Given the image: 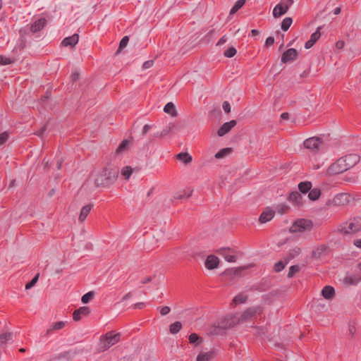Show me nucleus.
<instances>
[{
  "label": "nucleus",
  "mask_w": 361,
  "mask_h": 361,
  "mask_svg": "<svg viewBox=\"0 0 361 361\" xmlns=\"http://www.w3.org/2000/svg\"><path fill=\"white\" fill-rule=\"evenodd\" d=\"M118 167L107 164L95 175L94 185L97 188H109L118 179Z\"/></svg>",
  "instance_id": "nucleus-1"
},
{
  "label": "nucleus",
  "mask_w": 361,
  "mask_h": 361,
  "mask_svg": "<svg viewBox=\"0 0 361 361\" xmlns=\"http://www.w3.org/2000/svg\"><path fill=\"white\" fill-rule=\"evenodd\" d=\"M121 337V333H114L113 331L106 332L104 335L100 337L98 345L97 350L99 353H103L111 346L118 343Z\"/></svg>",
  "instance_id": "nucleus-2"
},
{
  "label": "nucleus",
  "mask_w": 361,
  "mask_h": 361,
  "mask_svg": "<svg viewBox=\"0 0 361 361\" xmlns=\"http://www.w3.org/2000/svg\"><path fill=\"white\" fill-rule=\"evenodd\" d=\"M361 231V216H355L350 221L340 224L337 231L343 235L354 234Z\"/></svg>",
  "instance_id": "nucleus-3"
},
{
  "label": "nucleus",
  "mask_w": 361,
  "mask_h": 361,
  "mask_svg": "<svg viewBox=\"0 0 361 361\" xmlns=\"http://www.w3.org/2000/svg\"><path fill=\"white\" fill-rule=\"evenodd\" d=\"M236 325L235 316L229 315L221 320L218 326H214L211 331V334L218 335L220 334L221 331L233 328Z\"/></svg>",
  "instance_id": "nucleus-4"
},
{
  "label": "nucleus",
  "mask_w": 361,
  "mask_h": 361,
  "mask_svg": "<svg viewBox=\"0 0 361 361\" xmlns=\"http://www.w3.org/2000/svg\"><path fill=\"white\" fill-rule=\"evenodd\" d=\"M347 170L348 169L346 165H345V160L341 157L328 167L326 173L328 176H334L343 173Z\"/></svg>",
  "instance_id": "nucleus-5"
},
{
  "label": "nucleus",
  "mask_w": 361,
  "mask_h": 361,
  "mask_svg": "<svg viewBox=\"0 0 361 361\" xmlns=\"http://www.w3.org/2000/svg\"><path fill=\"white\" fill-rule=\"evenodd\" d=\"M293 2V0H286L284 3L278 4L273 10L274 17L279 18L286 13Z\"/></svg>",
  "instance_id": "nucleus-6"
},
{
  "label": "nucleus",
  "mask_w": 361,
  "mask_h": 361,
  "mask_svg": "<svg viewBox=\"0 0 361 361\" xmlns=\"http://www.w3.org/2000/svg\"><path fill=\"white\" fill-rule=\"evenodd\" d=\"M262 312V308L260 307H249L246 310L243 312V313L240 315V318L236 319V324L238 322H245L250 320L252 317H253L256 314H259Z\"/></svg>",
  "instance_id": "nucleus-7"
},
{
  "label": "nucleus",
  "mask_w": 361,
  "mask_h": 361,
  "mask_svg": "<svg viewBox=\"0 0 361 361\" xmlns=\"http://www.w3.org/2000/svg\"><path fill=\"white\" fill-rule=\"evenodd\" d=\"M322 144V140L318 137H310L304 141L305 147L313 152L318 151Z\"/></svg>",
  "instance_id": "nucleus-8"
},
{
  "label": "nucleus",
  "mask_w": 361,
  "mask_h": 361,
  "mask_svg": "<svg viewBox=\"0 0 361 361\" xmlns=\"http://www.w3.org/2000/svg\"><path fill=\"white\" fill-rule=\"evenodd\" d=\"M313 227L312 221L307 219L297 220L293 225L294 231L302 232L305 230H311Z\"/></svg>",
  "instance_id": "nucleus-9"
},
{
  "label": "nucleus",
  "mask_w": 361,
  "mask_h": 361,
  "mask_svg": "<svg viewBox=\"0 0 361 361\" xmlns=\"http://www.w3.org/2000/svg\"><path fill=\"white\" fill-rule=\"evenodd\" d=\"M298 55V51L294 48H290L284 51L281 56V62L287 63L288 62L294 61Z\"/></svg>",
  "instance_id": "nucleus-10"
},
{
  "label": "nucleus",
  "mask_w": 361,
  "mask_h": 361,
  "mask_svg": "<svg viewBox=\"0 0 361 361\" xmlns=\"http://www.w3.org/2000/svg\"><path fill=\"white\" fill-rule=\"evenodd\" d=\"M342 158L345 160V165H346L348 169L355 166L360 160V156L356 154H347L342 157Z\"/></svg>",
  "instance_id": "nucleus-11"
},
{
  "label": "nucleus",
  "mask_w": 361,
  "mask_h": 361,
  "mask_svg": "<svg viewBox=\"0 0 361 361\" xmlns=\"http://www.w3.org/2000/svg\"><path fill=\"white\" fill-rule=\"evenodd\" d=\"M237 122L235 120H231L228 122L224 123L218 130L217 134L219 137H222L228 133L234 126H235Z\"/></svg>",
  "instance_id": "nucleus-12"
},
{
  "label": "nucleus",
  "mask_w": 361,
  "mask_h": 361,
  "mask_svg": "<svg viewBox=\"0 0 361 361\" xmlns=\"http://www.w3.org/2000/svg\"><path fill=\"white\" fill-rule=\"evenodd\" d=\"M274 211L269 207H267L260 214L259 221L262 224L267 223L271 221L274 218Z\"/></svg>",
  "instance_id": "nucleus-13"
},
{
  "label": "nucleus",
  "mask_w": 361,
  "mask_h": 361,
  "mask_svg": "<svg viewBox=\"0 0 361 361\" xmlns=\"http://www.w3.org/2000/svg\"><path fill=\"white\" fill-rule=\"evenodd\" d=\"M219 263V258L215 255H209L204 262V265L208 269H214L218 267Z\"/></svg>",
  "instance_id": "nucleus-14"
},
{
  "label": "nucleus",
  "mask_w": 361,
  "mask_h": 361,
  "mask_svg": "<svg viewBox=\"0 0 361 361\" xmlns=\"http://www.w3.org/2000/svg\"><path fill=\"white\" fill-rule=\"evenodd\" d=\"M90 310L88 307H80L73 312V319L75 322L80 321L81 319V315H87L90 314Z\"/></svg>",
  "instance_id": "nucleus-15"
},
{
  "label": "nucleus",
  "mask_w": 361,
  "mask_h": 361,
  "mask_svg": "<svg viewBox=\"0 0 361 361\" xmlns=\"http://www.w3.org/2000/svg\"><path fill=\"white\" fill-rule=\"evenodd\" d=\"M231 251L230 248L222 247L218 251V253L221 255L226 261L228 262H235L236 261V257L234 255H230L229 252Z\"/></svg>",
  "instance_id": "nucleus-16"
},
{
  "label": "nucleus",
  "mask_w": 361,
  "mask_h": 361,
  "mask_svg": "<svg viewBox=\"0 0 361 361\" xmlns=\"http://www.w3.org/2000/svg\"><path fill=\"white\" fill-rule=\"evenodd\" d=\"M47 24V20L44 18H41L35 21L30 26L31 32L35 33L42 30Z\"/></svg>",
  "instance_id": "nucleus-17"
},
{
  "label": "nucleus",
  "mask_w": 361,
  "mask_h": 361,
  "mask_svg": "<svg viewBox=\"0 0 361 361\" xmlns=\"http://www.w3.org/2000/svg\"><path fill=\"white\" fill-rule=\"evenodd\" d=\"M67 322H57L53 323L50 327L47 330L46 334H44L45 336H48L49 335L54 333L55 331H59L65 327Z\"/></svg>",
  "instance_id": "nucleus-18"
},
{
  "label": "nucleus",
  "mask_w": 361,
  "mask_h": 361,
  "mask_svg": "<svg viewBox=\"0 0 361 361\" xmlns=\"http://www.w3.org/2000/svg\"><path fill=\"white\" fill-rule=\"evenodd\" d=\"M79 39V35L78 34H73L71 37H67L63 39L61 42V44L64 47H74L78 42Z\"/></svg>",
  "instance_id": "nucleus-19"
},
{
  "label": "nucleus",
  "mask_w": 361,
  "mask_h": 361,
  "mask_svg": "<svg viewBox=\"0 0 361 361\" xmlns=\"http://www.w3.org/2000/svg\"><path fill=\"white\" fill-rule=\"evenodd\" d=\"M92 207H93V204H87L85 205L81 209V211H80V215H79V217H78V220H79L80 222L85 221V220L86 219L87 216L90 214V212L91 211V209H92Z\"/></svg>",
  "instance_id": "nucleus-20"
},
{
  "label": "nucleus",
  "mask_w": 361,
  "mask_h": 361,
  "mask_svg": "<svg viewBox=\"0 0 361 361\" xmlns=\"http://www.w3.org/2000/svg\"><path fill=\"white\" fill-rule=\"evenodd\" d=\"M332 202L335 205L345 204L349 202L348 196L345 193H340L334 197Z\"/></svg>",
  "instance_id": "nucleus-21"
},
{
  "label": "nucleus",
  "mask_w": 361,
  "mask_h": 361,
  "mask_svg": "<svg viewBox=\"0 0 361 361\" xmlns=\"http://www.w3.org/2000/svg\"><path fill=\"white\" fill-rule=\"evenodd\" d=\"M215 355L214 350H212L206 353H200L196 358V361H209L214 358Z\"/></svg>",
  "instance_id": "nucleus-22"
},
{
  "label": "nucleus",
  "mask_w": 361,
  "mask_h": 361,
  "mask_svg": "<svg viewBox=\"0 0 361 361\" xmlns=\"http://www.w3.org/2000/svg\"><path fill=\"white\" fill-rule=\"evenodd\" d=\"M322 296L326 300H331L335 295L334 288L330 286H326L322 290Z\"/></svg>",
  "instance_id": "nucleus-23"
},
{
  "label": "nucleus",
  "mask_w": 361,
  "mask_h": 361,
  "mask_svg": "<svg viewBox=\"0 0 361 361\" xmlns=\"http://www.w3.org/2000/svg\"><path fill=\"white\" fill-rule=\"evenodd\" d=\"M288 200L292 202L297 206L302 204V196L300 192L295 191L290 193L288 196Z\"/></svg>",
  "instance_id": "nucleus-24"
},
{
  "label": "nucleus",
  "mask_w": 361,
  "mask_h": 361,
  "mask_svg": "<svg viewBox=\"0 0 361 361\" xmlns=\"http://www.w3.org/2000/svg\"><path fill=\"white\" fill-rule=\"evenodd\" d=\"M343 281L346 285L355 286L359 282L361 281V276H348L344 278Z\"/></svg>",
  "instance_id": "nucleus-25"
},
{
  "label": "nucleus",
  "mask_w": 361,
  "mask_h": 361,
  "mask_svg": "<svg viewBox=\"0 0 361 361\" xmlns=\"http://www.w3.org/2000/svg\"><path fill=\"white\" fill-rule=\"evenodd\" d=\"M327 248L328 247L325 244L319 245L312 251V256L319 258L326 251Z\"/></svg>",
  "instance_id": "nucleus-26"
},
{
  "label": "nucleus",
  "mask_w": 361,
  "mask_h": 361,
  "mask_svg": "<svg viewBox=\"0 0 361 361\" xmlns=\"http://www.w3.org/2000/svg\"><path fill=\"white\" fill-rule=\"evenodd\" d=\"M176 158L185 164L190 163L192 160V157L188 152H180L176 155Z\"/></svg>",
  "instance_id": "nucleus-27"
},
{
  "label": "nucleus",
  "mask_w": 361,
  "mask_h": 361,
  "mask_svg": "<svg viewBox=\"0 0 361 361\" xmlns=\"http://www.w3.org/2000/svg\"><path fill=\"white\" fill-rule=\"evenodd\" d=\"M164 111L166 113L172 116L173 117H175L177 116V111L176 110V107L174 104L172 102H168L164 108Z\"/></svg>",
  "instance_id": "nucleus-28"
},
{
  "label": "nucleus",
  "mask_w": 361,
  "mask_h": 361,
  "mask_svg": "<svg viewBox=\"0 0 361 361\" xmlns=\"http://www.w3.org/2000/svg\"><path fill=\"white\" fill-rule=\"evenodd\" d=\"M312 188V183L310 181L301 182L298 184L299 190L302 193H307Z\"/></svg>",
  "instance_id": "nucleus-29"
},
{
  "label": "nucleus",
  "mask_w": 361,
  "mask_h": 361,
  "mask_svg": "<svg viewBox=\"0 0 361 361\" xmlns=\"http://www.w3.org/2000/svg\"><path fill=\"white\" fill-rule=\"evenodd\" d=\"M203 341L202 337L199 336L197 334L192 333L189 336V342L196 345H200Z\"/></svg>",
  "instance_id": "nucleus-30"
},
{
  "label": "nucleus",
  "mask_w": 361,
  "mask_h": 361,
  "mask_svg": "<svg viewBox=\"0 0 361 361\" xmlns=\"http://www.w3.org/2000/svg\"><path fill=\"white\" fill-rule=\"evenodd\" d=\"M301 253V249L299 247H295L292 250H290L288 255L285 258V260L289 262L293 259L295 257L298 256Z\"/></svg>",
  "instance_id": "nucleus-31"
},
{
  "label": "nucleus",
  "mask_w": 361,
  "mask_h": 361,
  "mask_svg": "<svg viewBox=\"0 0 361 361\" xmlns=\"http://www.w3.org/2000/svg\"><path fill=\"white\" fill-rule=\"evenodd\" d=\"M247 267H240L236 269H228L224 271L226 275H240L243 270L247 269Z\"/></svg>",
  "instance_id": "nucleus-32"
},
{
  "label": "nucleus",
  "mask_w": 361,
  "mask_h": 361,
  "mask_svg": "<svg viewBox=\"0 0 361 361\" xmlns=\"http://www.w3.org/2000/svg\"><path fill=\"white\" fill-rule=\"evenodd\" d=\"M182 329V324L180 322H175L169 326V331L172 334H178Z\"/></svg>",
  "instance_id": "nucleus-33"
},
{
  "label": "nucleus",
  "mask_w": 361,
  "mask_h": 361,
  "mask_svg": "<svg viewBox=\"0 0 361 361\" xmlns=\"http://www.w3.org/2000/svg\"><path fill=\"white\" fill-rule=\"evenodd\" d=\"M129 143L130 141L128 140H123L116 149V154H119L126 151L129 145Z\"/></svg>",
  "instance_id": "nucleus-34"
},
{
  "label": "nucleus",
  "mask_w": 361,
  "mask_h": 361,
  "mask_svg": "<svg viewBox=\"0 0 361 361\" xmlns=\"http://www.w3.org/2000/svg\"><path fill=\"white\" fill-rule=\"evenodd\" d=\"M246 0H238L230 11V15H233L245 4Z\"/></svg>",
  "instance_id": "nucleus-35"
},
{
  "label": "nucleus",
  "mask_w": 361,
  "mask_h": 361,
  "mask_svg": "<svg viewBox=\"0 0 361 361\" xmlns=\"http://www.w3.org/2000/svg\"><path fill=\"white\" fill-rule=\"evenodd\" d=\"M321 195V190L318 188H314V189H310V192H309V194H308V197L310 198V200H317L319 196Z\"/></svg>",
  "instance_id": "nucleus-36"
},
{
  "label": "nucleus",
  "mask_w": 361,
  "mask_h": 361,
  "mask_svg": "<svg viewBox=\"0 0 361 361\" xmlns=\"http://www.w3.org/2000/svg\"><path fill=\"white\" fill-rule=\"evenodd\" d=\"M232 149L229 147L223 148L221 150H219L218 152L215 154L216 159H222L227 156L228 154L231 152Z\"/></svg>",
  "instance_id": "nucleus-37"
},
{
  "label": "nucleus",
  "mask_w": 361,
  "mask_h": 361,
  "mask_svg": "<svg viewBox=\"0 0 361 361\" xmlns=\"http://www.w3.org/2000/svg\"><path fill=\"white\" fill-rule=\"evenodd\" d=\"M247 295L243 293H239L235 295L233 300V302L235 304H242L247 300Z\"/></svg>",
  "instance_id": "nucleus-38"
},
{
  "label": "nucleus",
  "mask_w": 361,
  "mask_h": 361,
  "mask_svg": "<svg viewBox=\"0 0 361 361\" xmlns=\"http://www.w3.org/2000/svg\"><path fill=\"white\" fill-rule=\"evenodd\" d=\"M71 360V354L69 352H63L59 354L55 357L56 361H70Z\"/></svg>",
  "instance_id": "nucleus-39"
},
{
  "label": "nucleus",
  "mask_w": 361,
  "mask_h": 361,
  "mask_svg": "<svg viewBox=\"0 0 361 361\" xmlns=\"http://www.w3.org/2000/svg\"><path fill=\"white\" fill-rule=\"evenodd\" d=\"M293 23V19L290 17L285 18L281 23V29L283 31H287Z\"/></svg>",
  "instance_id": "nucleus-40"
},
{
  "label": "nucleus",
  "mask_w": 361,
  "mask_h": 361,
  "mask_svg": "<svg viewBox=\"0 0 361 361\" xmlns=\"http://www.w3.org/2000/svg\"><path fill=\"white\" fill-rule=\"evenodd\" d=\"M13 334L11 332L4 333L0 335V343L6 344V343L12 338Z\"/></svg>",
  "instance_id": "nucleus-41"
},
{
  "label": "nucleus",
  "mask_w": 361,
  "mask_h": 361,
  "mask_svg": "<svg viewBox=\"0 0 361 361\" xmlns=\"http://www.w3.org/2000/svg\"><path fill=\"white\" fill-rule=\"evenodd\" d=\"M288 263L287 260H285V262L279 261L274 264V270L275 272H280L281 271L286 267V265Z\"/></svg>",
  "instance_id": "nucleus-42"
},
{
  "label": "nucleus",
  "mask_w": 361,
  "mask_h": 361,
  "mask_svg": "<svg viewBox=\"0 0 361 361\" xmlns=\"http://www.w3.org/2000/svg\"><path fill=\"white\" fill-rule=\"evenodd\" d=\"M133 173V169L130 166H126L121 170V175L125 179L128 180Z\"/></svg>",
  "instance_id": "nucleus-43"
},
{
  "label": "nucleus",
  "mask_w": 361,
  "mask_h": 361,
  "mask_svg": "<svg viewBox=\"0 0 361 361\" xmlns=\"http://www.w3.org/2000/svg\"><path fill=\"white\" fill-rule=\"evenodd\" d=\"M94 293L93 291H90L85 294H84L81 298V301L82 303H88L90 300H92L94 298Z\"/></svg>",
  "instance_id": "nucleus-44"
},
{
  "label": "nucleus",
  "mask_w": 361,
  "mask_h": 361,
  "mask_svg": "<svg viewBox=\"0 0 361 361\" xmlns=\"http://www.w3.org/2000/svg\"><path fill=\"white\" fill-rule=\"evenodd\" d=\"M237 53V50L234 47H230L224 52V56L226 58H231Z\"/></svg>",
  "instance_id": "nucleus-45"
},
{
  "label": "nucleus",
  "mask_w": 361,
  "mask_h": 361,
  "mask_svg": "<svg viewBox=\"0 0 361 361\" xmlns=\"http://www.w3.org/2000/svg\"><path fill=\"white\" fill-rule=\"evenodd\" d=\"M128 41L129 37L128 36H125L121 39L116 54L120 52L123 49H124L127 46Z\"/></svg>",
  "instance_id": "nucleus-46"
},
{
  "label": "nucleus",
  "mask_w": 361,
  "mask_h": 361,
  "mask_svg": "<svg viewBox=\"0 0 361 361\" xmlns=\"http://www.w3.org/2000/svg\"><path fill=\"white\" fill-rule=\"evenodd\" d=\"M300 271V267L298 265H293L290 267L288 273V278H292L296 273Z\"/></svg>",
  "instance_id": "nucleus-47"
},
{
  "label": "nucleus",
  "mask_w": 361,
  "mask_h": 361,
  "mask_svg": "<svg viewBox=\"0 0 361 361\" xmlns=\"http://www.w3.org/2000/svg\"><path fill=\"white\" fill-rule=\"evenodd\" d=\"M321 27H318L317 28V30L312 33L310 36V40L312 41L314 43H316V42L319 39L321 36L320 33Z\"/></svg>",
  "instance_id": "nucleus-48"
},
{
  "label": "nucleus",
  "mask_w": 361,
  "mask_h": 361,
  "mask_svg": "<svg viewBox=\"0 0 361 361\" xmlns=\"http://www.w3.org/2000/svg\"><path fill=\"white\" fill-rule=\"evenodd\" d=\"M39 276V274L38 273L35 276V277L30 281L27 283L25 285V289L28 290V289L31 288L32 287H33L37 282Z\"/></svg>",
  "instance_id": "nucleus-49"
},
{
  "label": "nucleus",
  "mask_w": 361,
  "mask_h": 361,
  "mask_svg": "<svg viewBox=\"0 0 361 361\" xmlns=\"http://www.w3.org/2000/svg\"><path fill=\"white\" fill-rule=\"evenodd\" d=\"M14 62L13 60L4 55H0V65H9Z\"/></svg>",
  "instance_id": "nucleus-50"
},
{
  "label": "nucleus",
  "mask_w": 361,
  "mask_h": 361,
  "mask_svg": "<svg viewBox=\"0 0 361 361\" xmlns=\"http://www.w3.org/2000/svg\"><path fill=\"white\" fill-rule=\"evenodd\" d=\"M174 127H175V124L174 123H169V125L168 126H166L165 128H164L162 130V131L161 132V133L159 135V137H164V136L166 135L167 134H169V133L173 128H174Z\"/></svg>",
  "instance_id": "nucleus-51"
},
{
  "label": "nucleus",
  "mask_w": 361,
  "mask_h": 361,
  "mask_svg": "<svg viewBox=\"0 0 361 361\" xmlns=\"http://www.w3.org/2000/svg\"><path fill=\"white\" fill-rule=\"evenodd\" d=\"M277 209H278L279 213L284 214L288 209V207L286 206V204H281L278 205Z\"/></svg>",
  "instance_id": "nucleus-52"
},
{
  "label": "nucleus",
  "mask_w": 361,
  "mask_h": 361,
  "mask_svg": "<svg viewBox=\"0 0 361 361\" xmlns=\"http://www.w3.org/2000/svg\"><path fill=\"white\" fill-rule=\"evenodd\" d=\"M8 137V135L6 132H4L0 134V145L4 144Z\"/></svg>",
  "instance_id": "nucleus-53"
},
{
  "label": "nucleus",
  "mask_w": 361,
  "mask_h": 361,
  "mask_svg": "<svg viewBox=\"0 0 361 361\" xmlns=\"http://www.w3.org/2000/svg\"><path fill=\"white\" fill-rule=\"evenodd\" d=\"M222 107L226 113L228 114L231 112V104L228 102H227V101L224 102Z\"/></svg>",
  "instance_id": "nucleus-54"
},
{
  "label": "nucleus",
  "mask_w": 361,
  "mask_h": 361,
  "mask_svg": "<svg viewBox=\"0 0 361 361\" xmlns=\"http://www.w3.org/2000/svg\"><path fill=\"white\" fill-rule=\"evenodd\" d=\"M171 311V308L169 306H164L160 308V314L162 316L168 314Z\"/></svg>",
  "instance_id": "nucleus-55"
},
{
  "label": "nucleus",
  "mask_w": 361,
  "mask_h": 361,
  "mask_svg": "<svg viewBox=\"0 0 361 361\" xmlns=\"http://www.w3.org/2000/svg\"><path fill=\"white\" fill-rule=\"evenodd\" d=\"M274 43V37H268L265 41V45L267 47H269L273 45Z\"/></svg>",
  "instance_id": "nucleus-56"
},
{
  "label": "nucleus",
  "mask_w": 361,
  "mask_h": 361,
  "mask_svg": "<svg viewBox=\"0 0 361 361\" xmlns=\"http://www.w3.org/2000/svg\"><path fill=\"white\" fill-rule=\"evenodd\" d=\"M71 78L72 82H76L80 78V74L78 72L73 73L71 74Z\"/></svg>",
  "instance_id": "nucleus-57"
},
{
  "label": "nucleus",
  "mask_w": 361,
  "mask_h": 361,
  "mask_svg": "<svg viewBox=\"0 0 361 361\" xmlns=\"http://www.w3.org/2000/svg\"><path fill=\"white\" fill-rule=\"evenodd\" d=\"M152 281V276H145L144 277L141 281H140V283L142 284H146V283H148L149 282H151Z\"/></svg>",
  "instance_id": "nucleus-58"
},
{
  "label": "nucleus",
  "mask_w": 361,
  "mask_h": 361,
  "mask_svg": "<svg viewBox=\"0 0 361 361\" xmlns=\"http://www.w3.org/2000/svg\"><path fill=\"white\" fill-rule=\"evenodd\" d=\"M153 63H154V61L152 60L147 61L143 63L142 67H143V68L147 69V68L152 67L153 66Z\"/></svg>",
  "instance_id": "nucleus-59"
},
{
  "label": "nucleus",
  "mask_w": 361,
  "mask_h": 361,
  "mask_svg": "<svg viewBox=\"0 0 361 361\" xmlns=\"http://www.w3.org/2000/svg\"><path fill=\"white\" fill-rule=\"evenodd\" d=\"M145 307V304L142 302H137L133 305L134 309H143Z\"/></svg>",
  "instance_id": "nucleus-60"
},
{
  "label": "nucleus",
  "mask_w": 361,
  "mask_h": 361,
  "mask_svg": "<svg viewBox=\"0 0 361 361\" xmlns=\"http://www.w3.org/2000/svg\"><path fill=\"white\" fill-rule=\"evenodd\" d=\"M227 42V37L226 35H224L216 43V46H220L224 44Z\"/></svg>",
  "instance_id": "nucleus-61"
},
{
  "label": "nucleus",
  "mask_w": 361,
  "mask_h": 361,
  "mask_svg": "<svg viewBox=\"0 0 361 361\" xmlns=\"http://www.w3.org/2000/svg\"><path fill=\"white\" fill-rule=\"evenodd\" d=\"M46 129H47L46 126H44L38 131H37L35 133V135H37L39 137H41L44 134V133L46 131Z\"/></svg>",
  "instance_id": "nucleus-62"
},
{
  "label": "nucleus",
  "mask_w": 361,
  "mask_h": 361,
  "mask_svg": "<svg viewBox=\"0 0 361 361\" xmlns=\"http://www.w3.org/2000/svg\"><path fill=\"white\" fill-rule=\"evenodd\" d=\"M345 45V42L343 41V40H339L336 43V47L338 49H341L343 48Z\"/></svg>",
  "instance_id": "nucleus-63"
},
{
  "label": "nucleus",
  "mask_w": 361,
  "mask_h": 361,
  "mask_svg": "<svg viewBox=\"0 0 361 361\" xmlns=\"http://www.w3.org/2000/svg\"><path fill=\"white\" fill-rule=\"evenodd\" d=\"M152 126L150 125L146 124L142 128V135H145L147 133V132L151 129Z\"/></svg>",
  "instance_id": "nucleus-64"
}]
</instances>
